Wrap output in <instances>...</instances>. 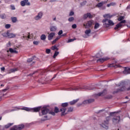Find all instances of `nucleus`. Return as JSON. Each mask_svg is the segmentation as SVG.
Returning <instances> with one entry per match:
<instances>
[{"label":"nucleus","instance_id":"nucleus-9","mask_svg":"<svg viewBox=\"0 0 130 130\" xmlns=\"http://www.w3.org/2000/svg\"><path fill=\"white\" fill-rule=\"evenodd\" d=\"M25 126L24 124L19 125L18 126L15 125L12 127L10 130H21L23 129V128Z\"/></svg>","mask_w":130,"mask_h":130},{"label":"nucleus","instance_id":"nucleus-48","mask_svg":"<svg viewBox=\"0 0 130 130\" xmlns=\"http://www.w3.org/2000/svg\"><path fill=\"white\" fill-rule=\"evenodd\" d=\"M75 40H76V39H70L68 40V43L73 42V41H75Z\"/></svg>","mask_w":130,"mask_h":130},{"label":"nucleus","instance_id":"nucleus-32","mask_svg":"<svg viewBox=\"0 0 130 130\" xmlns=\"http://www.w3.org/2000/svg\"><path fill=\"white\" fill-rule=\"evenodd\" d=\"M59 112V109L57 107H55L54 108V113H58Z\"/></svg>","mask_w":130,"mask_h":130},{"label":"nucleus","instance_id":"nucleus-11","mask_svg":"<svg viewBox=\"0 0 130 130\" xmlns=\"http://www.w3.org/2000/svg\"><path fill=\"white\" fill-rule=\"evenodd\" d=\"M43 16V12L42 11L40 12L37 16H36L34 18L36 21H38L39 20H41L42 19V17Z\"/></svg>","mask_w":130,"mask_h":130},{"label":"nucleus","instance_id":"nucleus-43","mask_svg":"<svg viewBox=\"0 0 130 130\" xmlns=\"http://www.w3.org/2000/svg\"><path fill=\"white\" fill-rule=\"evenodd\" d=\"M124 19V16H120L118 19V21H122Z\"/></svg>","mask_w":130,"mask_h":130},{"label":"nucleus","instance_id":"nucleus-8","mask_svg":"<svg viewBox=\"0 0 130 130\" xmlns=\"http://www.w3.org/2000/svg\"><path fill=\"white\" fill-rule=\"evenodd\" d=\"M96 58H99L96 61L98 62H101L102 63V62H104V61H105V60H108L109 58L106 57V58H100V53H98L95 56Z\"/></svg>","mask_w":130,"mask_h":130},{"label":"nucleus","instance_id":"nucleus-55","mask_svg":"<svg viewBox=\"0 0 130 130\" xmlns=\"http://www.w3.org/2000/svg\"><path fill=\"white\" fill-rule=\"evenodd\" d=\"M23 38H28V39H31V38H30V35H29L27 37L23 36Z\"/></svg>","mask_w":130,"mask_h":130},{"label":"nucleus","instance_id":"nucleus-63","mask_svg":"<svg viewBox=\"0 0 130 130\" xmlns=\"http://www.w3.org/2000/svg\"><path fill=\"white\" fill-rule=\"evenodd\" d=\"M8 45L9 46H11V42H9V43H8Z\"/></svg>","mask_w":130,"mask_h":130},{"label":"nucleus","instance_id":"nucleus-44","mask_svg":"<svg viewBox=\"0 0 130 130\" xmlns=\"http://www.w3.org/2000/svg\"><path fill=\"white\" fill-rule=\"evenodd\" d=\"M50 51H51V50H50V49H47L46 50V53H47L48 54H49V53H50Z\"/></svg>","mask_w":130,"mask_h":130},{"label":"nucleus","instance_id":"nucleus-52","mask_svg":"<svg viewBox=\"0 0 130 130\" xmlns=\"http://www.w3.org/2000/svg\"><path fill=\"white\" fill-rule=\"evenodd\" d=\"M114 67H115V66H114V64H110L109 65V68H113Z\"/></svg>","mask_w":130,"mask_h":130},{"label":"nucleus","instance_id":"nucleus-21","mask_svg":"<svg viewBox=\"0 0 130 130\" xmlns=\"http://www.w3.org/2000/svg\"><path fill=\"white\" fill-rule=\"evenodd\" d=\"M50 30L51 32H55L57 30V27L55 26H51L50 27Z\"/></svg>","mask_w":130,"mask_h":130},{"label":"nucleus","instance_id":"nucleus-59","mask_svg":"<svg viewBox=\"0 0 130 130\" xmlns=\"http://www.w3.org/2000/svg\"><path fill=\"white\" fill-rule=\"evenodd\" d=\"M83 37L84 38H87V37H88V36H87V35H83Z\"/></svg>","mask_w":130,"mask_h":130},{"label":"nucleus","instance_id":"nucleus-16","mask_svg":"<svg viewBox=\"0 0 130 130\" xmlns=\"http://www.w3.org/2000/svg\"><path fill=\"white\" fill-rule=\"evenodd\" d=\"M123 74L124 75H128V74H130V68L125 67L124 71L123 72Z\"/></svg>","mask_w":130,"mask_h":130},{"label":"nucleus","instance_id":"nucleus-53","mask_svg":"<svg viewBox=\"0 0 130 130\" xmlns=\"http://www.w3.org/2000/svg\"><path fill=\"white\" fill-rule=\"evenodd\" d=\"M116 113L115 112L110 113V116H113V114Z\"/></svg>","mask_w":130,"mask_h":130},{"label":"nucleus","instance_id":"nucleus-39","mask_svg":"<svg viewBox=\"0 0 130 130\" xmlns=\"http://www.w3.org/2000/svg\"><path fill=\"white\" fill-rule=\"evenodd\" d=\"M33 43L35 45H38L39 43H40V42L37 41H34Z\"/></svg>","mask_w":130,"mask_h":130},{"label":"nucleus","instance_id":"nucleus-37","mask_svg":"<svg viewBox=\"0 0 130 130\" xmlns=\"http://www.w3.org/2000/svg\"><path fill=\"white\" fill-rule=\"evenodd\" d=\"M74 110V108L70 107L68 108V112H72Z\"/></svg>","mask_w":130,"mask_h":130},{"label":"nucleus","instance_id":"nucleus-27","mask_svg":"<svg viewBox=\"0 0 130 130\" xmlns=\"http://www.w3.org/2000/svg\"><path fill=\"white\" fill-rule=\"evenodd\" d=\"M14 124L13 123H9L8 124L6 125L5 127V128H9V127H10V126H12Z\"/></svg>","mask_w":130,"mask_h":130},{"label":"nucleus","instance_id":"nucleus-25","mask_svg":"<svg viewBox=\"0 0 130 130\" xmlns=\"http://www.w3.org/2000/svg\"><path fill=\"white\" fill-rule=\"evenodd\" d=\"M90 33H91V29H87L85 31V34H86V35H87V36H88V37L90 36V35H89Z\"/></svg>","mask_w":130,"mask_h":130},{"label":"nucleus","instance_id":"nucleus-54","mask_svg":"<svg viewBox=\"0 0 130 130\" xmlns=\"http://www.w3.org/2000/svg\"><path fill=\"white\" fill-rule=\"evenodd\" d=\"M38 72V71H36L32 74L31 73L30 74H29V76H32V75H35V74H36V73H37Z\"/></svg>","mask_w":130,"mask_h":130},{"label":"nucleus","instance_id":"nucleus-62","mask_svg":"<svg viewBox=\"0 0 130 130\" xmlns=\"http://www.w3.org/2000/svg\"><path fill=\"white\" fill-rule=\"evenodd\" d=\"M61 36H67V34H64Z\"/></svg>","mask_w":130,"mask_h":130},{"label":"nucleus","instance_id":"nucleus-49","mask_svg":"<svg viewBox=\"0 0 130 130\" xmlns=\"http://www.w3.org/2000/svg\"><path fill=\"white\" fill-rule=\"evenodd\" d=\"M112 98V96L111 95H109L106 97L107 99H111Z\"/></svg>","mask_w":130,"mask_h":130},{"label":"nucleus","instance_id":"nucleus-47","mask_svg":"<svg viewBox=\"0 0 130 130\" xmlns=\"http://www.w3.org/2000/svg\"><path fill=\"white\" fill-rule=\"evenodd\" d=\"M86 4H87V2L84 1V2L81 3V6H85V5H86Z\"/></svg>","mask_w":130,"mask_h":130},{"label":"nucleus","instance_id":"nucleus-23","mask_svg":"<svg viewBox=\"0 0 130 130\" xmlns=\"http://www.w3.org/2000/svg\"><path fill=\"white\" fill-rule=\"evenodd\" d=\"M78 101H79V99H77V100H74L70 102V105H74L76 104V103H77V102H78Z\"/></svg>","mask_w":130,"mask_h":130},{"label":"nucleus","instance_id":"nucleus-42","mask_svg":"<svg viewBox=\"0 0 130 130\" xmlns=\"http://www.w3.org/2000/svg\"><path fill=\"white\" fill-rule=\"evenodd\" d=\"M75 20V18H74V17H70L69 18L68 21L69 22H73V21H74Z\"/></svg>","mask_w":130,"mask_h":130},{"label":"nucleus","instance_id":"nucleus-15","mask_svg":"<svg viewBox=\"0 0 130 130\" xmlns=\"http://www.w3.org/2000/svg\"><path fill=\"white\" fill-rule=\"evenodd\" d=\"M108 2V0H107V1L101 2L99 3H98L96 5V8H102V7H103V5H105L106 4H107Z\"/></svg>","mask_w":130,"mask_h":130},{"label":"nucleus","instance_id":"nucleus-45","mask_svg":"<svg viewBox=\"0 0 130 130\" xmlns=\"http://www.w3.org/2000/svg\"><path fill=\"white\" fill-rule=\"evenodd\" d=\"M74 14H75V13L73 11H71L70 13L69 16H74Z\"/></svg>","mask_w":130,"mask_h":130},{"label":"nucleus","instance_id":"nucleus-3","mask_svg":"<svg viewBox=\"0 0 130 130\" xmlns=\"http://www.w3.org/2000/svg\"><path fill=\"white\" fill-rule=\"evenodd\" d=\"M41 109V107H39L37 108H34L31 109L28 107H23L21 108V110H25V111H32V112H38Z\"/></svg>","mask_w":130,"mask_h":130},{"label":"nucleus","instance_id":"nucleus-1","mask_svg":"<svg viewBox=\"0 0 130 130\" xmlns=\"http://www.w3.org/2000/svg\"><path fill=\"white\" fill-rule=\"evenodd\" d=\"M103 23H104L103 25L105 28H108L109 26H113L114 25L113 21L108 20L107 18L103 19Z\"/></svg>","mask_w":130,"mask_h":130},{"label":"nucleus","instance_id":"nucleus-50","mask_svg":"<svg viewBox=\"0 0 130 130\" xmlns=\"http://www.w3.org/2000/svg\"><path fill=\"white\" fill-rule=\"evenodd\" d=\"M106 17H107V18H110V15H109V14H106L104 15V18H106Z\"/></svg>","mask_w":130,"mask_h":130},{"label":"nucleus","instance_id":"nucleus-17","mask_svg":"<svg viewBox=\"0 0 130 130\" xmlns=\"http://www.w3.org/2000/svg\"><path fill=\"white\" fill-rule=\"evenodd\" d=\"M16 49H18V47L13 48H9V51L11 52V53H18V51L16 50Z\"/></svg>","mask_w":130,"mask_h":130},{"label":"nucleus","instance_id":"nucleus-60","mask_svg":"<svg viewBox=\"0 0 130 130\" xmlns=\"http://www.w3.org/2000/svg\"><path fill=\"white\" fill-rule=\"evenodd\" d=\"M56 77V74L54 75V77L52 78V79L53 80V79H54Z\"/></svg>","mask_w":130,"mask_h":130},{"label":"nucleus","instance_id":"nucleus-29","mask_svg":"<svg viewBox=\"0 0 130 130\" xmlns=\"http://www.w3.org/2000/svg\"><path fill=\"white\" fill-rule=\"evenodd\" d=\"M34 58H36V57L34 56L32 58H28L27 60V62H31V61H32L34 59Z\"/></svg>","mask_w":130,"mask_h":130},{"label":"nucleus","instance_id":"nucleus-64","mask_svg":"<svg viewBox=\"0 0 130 130\" xmlns=\"http://www.w3.org/2000/svg\"><path fill=\"white\" fill-rule=\"evenodd\" d=\"M81 105H82V104H78V106H81Z\"/></svg>","mask_w":130,"mask_h":130},{"label":"nucleus","instance_id":"nucleus-14","mask_svg":"<svg viewBox=\"0 0 130 130\" xmlns=\"http://www.w3.org/2000/svg\"><path fill=\"white\" fill-rule=\"evenodd\" d=\"M21 6L22 7H25V6H30V3L29 2H28V0H23L20 2Z\"/></svg>","mask_w":130,"mask_h":130},{"label":"nucleus","instance_id":"nucleus-36","mask_svg":"<svg viewBox=\"0 0 130 130\" xmlns=\"http://www.w3.org/2000/svg\"><path fill=\"white\" fill-rule=\"evenodd\" d=\"M82 104H84V105L89 104V102H88V100H84V101L82 102Z\"/></svg>","mask_w":130,"mask_h":130},{"label":"nucleus","instance_id":"nucleus-28","mask_svg":"<svg viewBox=\"0 0 130 130\" xmlns=\"http://www.w3.org/2000/svg\"><path fill=\"white\" fill-rule=\"evenodd\" d=\"M51 49H52V50H58V48L57 46H56V45H54L52 46Z\"/></svg>","mask_w":130,"mask_h":130},{"label":"nucleus","instance_id":"nucleus-5","mask_svg":"<svg viewBox=\"0 0 130 130\" xmlns=\"http://www.w3.org/2000/svg\"><path fill=\"white\" fill-rule=\"evenodd\" d=\"M107 95V90L104 89L103 91L99 93H95L93 94V97L97 99L99 97H103V96H105Z\"/></svg>","mask_w":130,"mask_h":130},{"label":"nucleus","instance_id":"nucleus-26","mask_svg":"<svg viewBox=\"0 0 130 130\" xmlns=\"http://www.w3.org/2000/svg\"><path fill=\"white\" fill-rule=\"evenodd\" d=\"M17 71H18V69L17 68H14L12 69H11L9 73V74H11V73H15V72H17Z\"/></svg>","mask_w":130,"mask_h":130},{"label":"nucleus","instance_id":"nucleus-34","mask_svg":"<svg viewBox=\"0 0 130 130\" xmlns=\"http://www.w3.org/2000/svg\"><path fill=\"white\" fill-rule=\"evenodd\" d=\"M100 26V24H99V23H96L94 25V29H98Z\"/></svg>","mask_w":130,"mask_h":130},{"label":"nucleus","instance_id":"nucleus-38","mask_svg":"<svg viewBox=\"0 0 130 130\" xmlns=\"http://www.w3.org/2000/svg\"><path fill=\"white\" fill-rule=\"evenodd\" d=\"M0 17L1 19H6V14H3L0 15Z\"/></svg>","mask_w":130,"mask_h":130},{"label":"nucleus","instance_id":"nucleus-58","mask_svg":"<svg viewBox=\"0 0 130 130\" xmlns=\"http://www.w3.org/2000/svg\"><path fill=\"white\" fill-rule=\"evenodd\" d=\"M5 95V94H2L1 96H0V101L1 100H2V97H3V96H4Z\"/></svg>","mask_w":130,"mask_h":130},{"label":"nucleus","instance_id":"nucleus-7","mask_svg":"<svg viewBox=\"0 0 130 130\" xmlns=\"http://www.w3.org/2000/svg\"><path fill=\"white\" fill-rule=\"evenodd\" d=\"M79 89H85V90H93L94 88L88 86H84L83 87L77 86L74 88H70V90L73 91V90H74L75 91H77V90H79Z\"/></svg>","mask_w":130,"mask_h":130},{"label":"nucleus","instance_id":"nucleus-41","mask_svg":"<svg viewBox=\"0 0 130 130\" xmlns=\"http://www.w3.org/2000/svg\"><path fill=\"white\" fill-rule=\"evenodd\" d=\"M5 28L6 29H10V28H11V24H7L5 25Z\"/></svg>","mask_w":130,"mask_h":130},{"label":"nucleus","instance_id":"nucleus-57","mask_svg":"<svg viewBox=\"0 0 130 130\" xmlns=\"http://www.w3.org/2000/svg\"><path fill=\"white\" fill-rule=\"evenodd\" d=\"M1 71H5V67H2V68H1Z\"/></svg>","mask_w":130,"mask_h":130},{"label":"nucleus","instance_id":"nucleus-4","mask_svg":"<svg viewBox=\"0 0 130 130\" xmlns=\"http://www.w3.org/2000/svg\"><path fill=\"white\" fill-rule=\"evenodd\" d=\"M111 119V116H109L106 118V120L102 124V126L105 129H108V124H109V121Z\"/></svg>","mask_w":130,"mask_h":130},{"label":"nucleus","instance_id":"nucleus-20","mask_svg":"<svg viewBox=\"0 0 130 130\" xmlns=\"http://www.w3.org/2000/svg\"><path fill=\"white\" fill-rule=\"evenodd\" d=\"M7 37L8 38H14V37H16V35H14V34L10 33L9 31H7Z\"/></svg>","mask_w":130,"mask_h":130},{"label":"nucleus","instance_id":"nucleus-2","mask_svg":"<svg viewBox=\"0 0 130 130\" xmlns=\"http://www.w3.org/2000/svg\"><path fill=\"white\" fill-rule=\"evenodd\" d=\"M62 108L60 109V112H61V116H63V115H66L67 113H66V111H67V107L69 106V103H62L61 104Z\"/></svg>","mask_w":130,"mask_h":130},{"label":"nucleus","instance_id":"nucleus-6","mask_svg":"<svg viewBox=\"0 0 130 130\" xmlns=\"http://www.w3.org/2000/svg\"><path fill=\"white\" fill-rule=\"evenodd\" d=\"M42 113L43 115H45V114H47V113H49V114H51L53 116L55 115L54 112H49V109L44 107L42 109Z\"/></svg>","mask_w":130,"mask_h":130},{"label":"nucleus","instance_id":"nucleus-10","mask_svg":"<svg viewBox=\"0 0 130 130\" xmlns=\"http://www.w3.org/2000/svg\"><path fill=\"white\" fill-rule=\"evenodd\" d=\"M93 23H94V21L93 20H90L86 23V24H84L83 26L85 27V29H89L90 27L92 26V25H93Z\"/></svg>","mask_w":130,"mask_h":130},{"label":"nucleus","instance_id":"nucleus-24","mask_svg":"<svg viewBox=\"0 0 130 130\" xmlns=\"http://www.w3.org/2000/svg\"><path fill=\"white\" fill-rule=\"evenodd\" d=\"M12 23H16V22L18 21V19L16 17H12L11 18Z\"/></svg>","mask_w":130,"mask_h":130},{"label":"nucleus","instance_id":"nucleus-61","mask_svg":"<svg viewBox=\"0 0 130 130\" xmlns=\"http://www.w3.org/2000/svg\"><path fill=\"white\" fill-rule=\"evenodd\" d=\"M104 110H101L100 111H99L98 113H100V112H102V111H104Z\"/></svg>","mask_w":130,"mask_h":130},{"label":"nucleus","instance_id":"nucleus-22","mask_svg":"<svg viewBox=\"0 0 130 130\" xmlns=\"http://www.w3.org/2000/svg\"><path fill=\"white\" fill-rule=\"evenodd\" d=\"M114 6H116V3L115 2H112L110 4L107 5L108 8H109V7H114Z\"/></svg>","mask_w":130,"mask_h":130},{"label":"nucleus","instance_id":"nucleus-33","mask_svg":"<svg viewBox=\"0 0 130 130\" xmlns=\"http://www.w3.org/2000/svg\"><path fill=\"white\" fill-rule=\"evenodd\" d=\"M41 40H45L46 39V36L45 35H42L41 36Z\"/></svg>","mask_w":130,"mask_h":130},{"label":"nucleus","instance_id":"nucleus-40","mask_svg":"<svg viewBox=\"0 0 130 130\" xmlns=\"http://www.w3.org/2000/svg\"><path fill=\"white\" fill-rule=\"evenodd\" d=\"M2 35L3 37H8V32H4V33L2 34Z\"/></svg>","mask_w":130,"mask_h":130},{"label":"nucleus","instance_id":"nucleus-18","mask_svg":"<svg viewBox=\"0 0 130 130\" xmlns=\"http://www.w3.org/2000/svg\"><path fill=\"white\" fill-rule=\"evenodd\" d=\"M93 17V15H91L90 13H87V14H85L84 15H83V18L84 19H87V18H89L90 19H91V18H92Z\"/></svg>","mask_w":130,"mask_h":130},{"label":"nucleus","instance_id":"nucleus-12","mask_svg":"<svg viewBox=\"0 0 130 130\" xmlns=\"http://www.w3.org/2000/svg\"><path fill=\"white\" fill-rule=\"evenodd\" d=\"M120 121V116H117L112 119V122L114 124H117Z\"/></svg>","mask_w":130,"mask_h":130},{"label":"nucleus","instance_id":"nucleus-13","mask_svg":"<svg viewBox=\"0 0 130 130\" xmlns=\"http://www.w3.org/2000/svg\"><path fill=\"white\" fill-rule=\"evenodd\" d=\"M126 21L125 20H122L120 23H118L116 27L114 28L115 30H117V29H119L121 27H122V24H125Z\"/></svg>","mask_w":130,"mask_h":130},{"label":"nucleus","instance_id":"nucleus-19","mask_svg":"<svg viewBox=\"0 0 130 130\" xmlns=\"http://www.w3.org/2000/svg\"><path fill=\"white\" fill-rule=\"evenodd\" d=\"M54 35H55V32H51L48 36V39L50 41L52 40V38H53Z\"/></svg>","mask_w":130,"mask_h":130},{"label":"nucleus","instance_id":"nucleus-51","mask_svg":"<svg viewBox=\"0 0 130 130\" xmlns=\"http://www.w3.org/2000/svg\"><path fill=\"white\" fill-rule=\"evenodd\" d=\"M61 34H62V30H60L58 32V35L60 36Z\"/></svg>","mask_w":130,"mask_h":130},{"label":"nucleus","instance_id":"nucleus-46","mask_svg":"<svg viewBox=\"0 0 130 130\" xmlns=\"http://www.w3.org/2000/svg\"><path fill=\"white\" fill-rule=\"evenodd\" d=\"M72 27L73 28V29H76V28H77V24H74L72 25Z\"/></svg>","mask_w":130,"mask_h":130},{"label":"nucleus","instance_id":"nucleus-30","mask_svg":"<svg viewBox=\"0 0 130 130\" xmlns=\"http://www.w3.org/2000/svg\"><path fill=\"white\" fill-rule=\"evenodd\" d=\"M60 38V37H58L56 38V39L54 40L52 42V44H54V43H55L56 42V41H57V40H58Z\"/></svg>","mask_w":130,"mask_h":130},{"label":"nucleus","instance_id":"nucleus-56","mask_svg":"<svg viewBox=\"0 0 130 130\" xmlns=\"http://www.w3.org/2000/svg\"><path fill=\"white\" fill-rule=\"evenodd\" d=\"M11 9H12V10H15L16 8H15V6H11Z\"/></svg>","mask_w":130,"mask_h":130},{"label":"nucleus","instance_id":"nucleus-35","mask_svg":"<svg viewBox=\"0 0 130 130\" xmlns=\"http://www.w3.org/2000/svg\"><path fill=\"white\" fill-rule=\"evenodd\" d=\"M88 103H92L93 102H94V101H95V100L94 99H89L88 100Z\"/></svg>","mask_w":130,"mask_h":130},{"label":"nucleus","instance_id":"nucleus-31","mask_svg":"<svg viewBox=\"0 0 130 130\" xmlns=\"http://www.w3.org/2000/svg\"><path fill=\"white\" fill-rule=\"evenodd\" d=\"M58 54H59V52H57L56 51H55V53L54 54V55L53 56V57L54 58H55V57H56L57 56V55Z\"/></svg>","mask_w":130,"mask_h":130}]
</instances>
